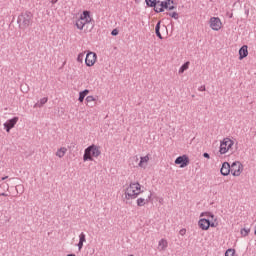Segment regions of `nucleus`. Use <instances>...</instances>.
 Masks as SVG:
<instances>
[{
	"instance_id": "nucleus-1",
	"label": "nucleus",
	"mask_w": 256,
	"mask_h": 256,
	"mask_svg": "<svg viewBox=\"0 0 256 256\" xmlns=\"http://www.w3.org/2000/svg\"><path fill=\"white\" fill-rule=\"evenodd\" d=\"M17 23L19 29L25 31V29H29L31 25H33V13L31 11H24L20 15H18Z\"/></svg>"
},
{
	"instance_id": "nucleus-2",
	"label": "nucleus",
	"mask_w": 256,
	"mask_h": 256,
	"mask_svg": "<svg viewBox=\"0 0 256 256\" xmlns=\"http://www.w3.org/2000/svg\"><path fill=\"white\" fill-rule=\"evenodd\" d=\"M140 193H143L141 190V184L139 182H131L125 189V199H127V201L131 199H137Z\"/></svg>"
},
{
	"instance_id": "nucleus-3",
	"label": "nucleus",
	"mask_w": 256,
	"mask_h": 256,
	"mask_svg": "<svg viewBox=\"0 0 256 256\" xmlns=\"http://www.w3.org/2000/svg\"><path fill=\"white\" fill-rule=\"evenodd\" d=\"M99 155H101L99 146L92 144L84 150L83 161H94L93 157H99Z\"/></svg>"
},
{
	"instance_id": "nucleus-4",
	"label": "nucleus",
	"mask_w": 256,
	"mask_h": 256,
	"mask_svg": "<svg viewBox=\"0 0 256 256\" xmlns=\"http://www.w3.org/2000/svg\"><path fill=\"white\" fill-rule=\"evenodd\" d=\"M233 145H235V142L231 140V138H224L220 142V147H219L220 155H225V153L231 151Z\"/></svg>"
},
{
	"instance_id": "nucleus-5",
	"label": "nucleus",
	"mask_w": 256,
	"mask_h": 256,
	"mask_svg": "<svg viewBox=\"0 0 256 256\" xmlns=\"http://www.w3.org/2000/svg\"><path fill=\"white\" fill-rule=\"evenodd\" d=\"M241 169H243V164L239 161H235L230 165V173H232L233 177H239Z\"/></svg>"
},
{
	"instance_id": "nucleus-6",
	"label": "nucleus",
	"mask_w": 256,
	"mask_h": 256,
	"mask_svg": "<svg viewBox=\"0 0 256 256\" xmlns=\"http://www.w3.org/2000/svg\"><path fill=\"white\" fill-rule=\"evenodd\" d=\"M97 61V53L88 51L85 58V64L87 67H93Z\"/></svg>"
},
{
	"instance_id": "nucleus-7",
	"label": "nucleus",
	"mask_w": 256,
	"mask_h": 256,
	"mask_svg": "<svg viewBox=\"0 0 256 256\" xmlns=\"http://www.w3.org/2000/svg\"><path fill=\"white\" fill-rule=\"evenodd\" d=\"M189 163H190V160H189V156L187 155L178 156L175 159V165H180L181 169H184V167H187Z\"/></svg>"
},
{
	"instance_id": "nucleus-8",
	"label": "nucleus",
	"mask_w": 256,
	"mask_h": 256,
	"mask_svg": "<svg viewBox=\"0 0 256 256\" xmlns=\"http://www.w3.org/2000/svg\"><path fill=\"white\" fill-rule=\"evenodd\" d=\"M18 121H19V117H13L12 119H8L4 123V129H5L6 133H11V129H13V127H15V125H17Z\"/></svg>"
},
{
	"instance_id": "nucleus-9",
	"label": "nucleus",
	"mask_w": 256,
	"mask_h": 256,
	"mask_svg": "<svg viewBox=\"0 0 256 256\" xmlns=\"http://www.w3.org/2000/svg\"><path fill=\"white\" fill-rule=\"evenodd\" d=\"M221 19L219 17H212L210 19V27L213 31H219L221 29Z\"/></svg>"
},
{
	"instance_id": "nucleus-10",
	"label": "nucleus",
	"mask_w": 256,
	"mask_h": 256,
	"mask_svg": "<svg viewBox=\"0 0 256 256\" xmlns=\"http://www.w3.org/2000/svg\"><path fill=\"white\" fill-rule=\"evenodd\" d=\"M220 173L223 177H227L231 173V164L229 162H223L222 167L220 168Z\"/></svg>"
},
{
	"instance_id": "nucleus-11",
	"label": "nucleus",
	"mask_w": 256,
	"mask_h": 256,
	"mask_svg": "<svg viewBox=\"0 0 256 256\" xmlns=\"http://www.w3.org/2000/svg\"><path fill=\"white\" fill-rule=\"evenodd\" d=\"M79 19H81L86 25L87 23H91V21H93V18H91V12L88 10H84Z\"/></svg>"
},
{
	"instance_id": "nucleus-12",
	"label": "nucleus",
	"mask_w": 256,
	"mask_h": 256,
	"mask_svg": "<svg viewBox=\"0 0 256 256\" xmlns=\"http://www.w3.org/2000/svg\"><path fill=\"white\" fill-rule=\"evenodd\" d=\"M249 47L247 45H243L240 49H239V60L243 61V59H245V57H247V55H249Z\"/></svg>"
},
{
	"instance_id": "nucleus-13",
	"label": "nucleus",
	"mask_w": 256,
	"mask_h": 256,
	"mask_svg": "<svg viewBox=\"0 0 256 256\" xmlns=\"http://www.w3.org/2000/svg\"><path fill=\"white\" fill-rule=\"evenodd\" d=\"M83 243H87V235L81 232L79 235V242L77 244L78 251H81V249H83Z\"/></svg>"
},
{
	"instance_id": "nucleus-14",
	"label": "nucleus",
	"mask_w": 256,
	"mask_h": 256,
	"mask_svg": "<svg viewBox=\"0 0 256 256\" xmlns=\"http://www.w3.org/2000/svg\"><path fill=\"white\" fill-rule=\"evenodd\" d=\"M209 224V219L207 218H201L199 221H198V227L200 229H202V231H207V225Z\"/></svg>"
},
{
	"instance_id": "nucleus-15",
	"label": "nucleus",
	"mask_w": 256,
	"mask_h": 256,
	"mask_svg": "<svg viewBox=\"0 0 256 256\" xmlns=\"http://www.w3.org/2000/svg\"><path fill=\"white\" fill-rule=\"evenodd\" d=\"M47 101H49L48 97L41 98L36 104H34V109H41V107H43Z\"/></svg>"
},
{
	"instance_id": "nucleus-16",
	"label": "nucleus",
	"mask_w": 256,
	"mask_h": 256,
	"mask_svg": "<svg viewBox=\"0 0 256 256\" xmlns=\"http://www.w3.org/2000/svg\"><path fill=\"white\" fill-rule=\"evenodd\" d=\"M155 34L158 39H163V35H161V21H158L155 26Z\"/></svg>"
},
{
	"instance_id": "nucleus-17",
	"label": "nucleus",
	"mask_w": 256,
	"mask_h": 256,
	"mask_svg": "<svg viewBox=\"0 0 256 256\" xmlns=\"http://www.w3.org/2000/svg\"><path fill=\"white\" fill-rule=\"evenodd\" d=\"M86 95H89V90H87V89L79 92V98H78L79 103H83V101H85Z\"/></svg>"
},
{
	"instance_id": "nucleus-18",
	"label": "nucleus",
	"mask_w": 256,
	"mask_h": 256,
	"mask_svg": "<svg viewBox=\"0 0 256 256\" xmlns=\"http://www.w3.org/2000/svg\"><path fill=\"white\" fill-rule=\"evenodd\" d=\"M189 65H190V62H189V61L185 62V63L179 68V70H178L179 75L185 73V71H187V69H189Z\"/></svg>"
},
{
	"instance_id": "nucleus-19",
	"label": "nucleus",
	"mask_w": 256,
	"mask_h": 256,
	"mask_svg": "<svg viewBox=\"0 0 256 256\" xmlns=\"http://www.w3.org/2000/svg\"><path fill=\"white\" fill-rule=\"evenodd\" d=\"M77 29H79L80 31H83V27H85V25H87L82 19L78 18V20H76L75 23Z\"/></svg>"
},
{
	"instance_id": "nucleus-20",
	"label": "nucleus",
	"mask_w": 256,
	"mask_h": 256,
	"mask_svg": "<svg viewBox=\"0 0 256 256\" xmlns=\"http://www.w3.org/2000/svg\"><path fill=\"white\" fill-rule=\"evenodd\" d=\"M65 153H67V148L62 147V148L57 150L56 156L61 159V158L65 157Z\"/></svg>"
},
{
	"instance_id": "nucleus-21",
	"label": "nucleus",
	"mask_w": 256,
	"mask_h": 256,
	"mask_svg": "<svg viewBox=\"0 0 256 256\" xmlns=\"http://www.w3.org/2000/svg\"><path fill=\"white\" fill-rule=\"evenodd\" d=\"M158 245H159V248L161 249V251H165V249H167V247H168V243L165 239H161L159 241Z\"/></svg>"
},
{
	"instance_id": "nucleus-22",
	"label": "nucleus",
	"mask_w": 256,
	"mask_h": 256,
	"mask_svg": "<svg viewBox=\"0 0 256 256\" xmlns=\"http://www.w3.org/2000/svg\"><path fill=\"white\" fill-rule=\"evenodd\" d=\"M145 3L147 5V7H157V3H159V1L157 0H145Z\"/></svg>"
},
{
	"instance_id": "nucleus-23",
	"label": "nucleus",
	"mask_w": 256,
	"mask_h": 256,
	"mask_svg": "<svg viewBox=\"0 0 256 256\" xmlns=\"http://www.w3.org/2000/svg\"><path fill=\"white\" fill-rule=\"evenodd\" d=\"M143 163H149V155L140 157L138 166L143 167Z\"/></svg>"
},
{
	"instance_id": "nucleus-24",
	"label": "nucleus",
	"mask_w": 256,
	"mask_h": 256,
	"mask_svg": "<svg viewBox=\"0 0 256 256\" xmlns=\"http://www.w3.org/2000/svg\"><path fill=\"white\" fill-rule=\"evenodd\" d=\"M136 203L138 207H145V205H147V201L145 200V198H138L136 200Z\"/></svg>"
},
{
	"instance_id": "nucleus-25",
	"label": "nucleus",
	"mask_w": 256,
	"mask_h": 256,
	"mask_svg": "<svg viewBox=\"0 0 256 256\" xmlns=\"http://www.w3.org/2000/svg\"><path fill=\"white\" fill-rule=\"evenodd\" d=\"M169 5H171V0H164V1L160 2V7L164 8V9H168Z\"/></svg>"
},
{
	"instance_id": "nucleus-26",
	"label": "nucleus",
	"mask_w": 256,
	"mask_h": 256,
	"mask_svg": "<svg viewBox=\"0 0 256 256\" xmlns=\"http://www.w3.org/2000/svg\"><path fill=\"white\" fill-rule=\"evenodd\" d=\"M242 237H247V235H249V233H251V229L249 228H242L240 231Z\"/></svg>"
},
{
	"instance_id": "nucleus-27",
	"label": "nucleus",
	"mask_w": 256,
	"mask_h": 256,
	"mask_svg": "<svg viewBox=\"0 0 256 256\" xmlns=\"http://www.w3.org/2000/svg\"><path fill=\"white\" fill-rule=\"evenodd\" d=\"M166 15H168V17H172V19H179V13L177 12H167Z\"/></svg>"
},
{
	"instance_id": "nucleus-28",
	"label": "nucleus",
	"mask_w": 256,
	"mask_h": 256,
	"mask_svg": "<svg viewBox=\"0 0 256 256\" xmlns=\"http://www.w3.org/2000/svg\"><path fill=\"white\" fill-rule=\"evenodd\" d=\"M225 256H235V249L229 248L225 252Z\"/></svg>"
},
{
	"instance_id": "nucleus-29",
	"label": "nucleus",
	"mask_w": 256,
	"mask_h": 256,
	"mask_svg": "<svg viewBox=\"0 0 256 256\" xmlns=\"http://www.w3.org/2000/svg\"><path fill=\"white\" fill-rule=\"evenodd\" d=\"M203 215H206V217H210L212 220L215 219V214L211 213V212H202L201 213V217H203Z\"/></svg>"
},
{
	"instance_id": "nucleus-30",
	"label": "nucleus",
	"mask_w": 256,
	"mask_h": 256,
	"mask_svg": "<svg viewBox=\"0 0 256 256\" xmlns=\"http://www.w3.org/2000/svg\"><path fill=\"white\" fill-rule=\"evenodd\" d=\"M209 227H217V224H215V222L208 220V225H206V227H204V229H207V231H209Z\"/></svg>"
},
{
	"instance_id": "nucleus-31",
	"label": "nucleus",
	"mask_w": 256,
	"mask_h": 256,
	"mask_svg": "<svg viewBox=\"0 0 256 256\" xmlns=\"http://www.w3.org/2000/svg\"><path fill=\"white\" fill-rule=\"evenodd\" d=\"M83 59H85V54L84 53H79L78 56H77L78 63H82Z\"/></svg>"
},
{
	"instance_id": "nucleus-32",
	"label": "nucleus",
	"mask_w": 256,
	"mask_h": 256,
	"mask_svg": "<svg viewBox=\"0 0 256 256\" xmlns=\"http://www.w3.org/2000/svg\"><path fill=\"white\" fill-rule=\"evenodd\" d=\"M93 101H96L95 97H93V96L86 97V103H93Z\"/></svg>"
},
{
	"instance_id": "nucleus-33",
	"label": "nucleus",
	"mask_w": 256,
	"mask_h": 256,
	"mask_svg": "<svg viewBox=\"0 0 256 256\" xmlns=\"http://www.w3.org/2000/svg\"><path fill=\"white\" fill-rule=\"evenodd\" d=\"M111 35H112V37H117V35H119V30L117 28L113 29L111 31Z\"/></svg>"
},
{
	"instance_id": "nucleus-34",
	"label": "nucleus",
	"mask_w": 256,
	"mask_h": 256,
	"mask_svg": "<svg viewBox=\"0 0 256 256\" xmlns=\"http://www.w3.org/2000/svg\"><path fill=\"white\" fill-rule=\"evenodd\" d=\"M155 13H163V11H165L164 8H162V6H160V8H157V6L154 8Z\"/></svg>"
},
{
	"instance_id": "nucleus-35",
	"label": "nucleus",
	"mask_w": 256,
	"mask_h": 256,
	"mask_svg": "<svg viewBox=\"0 0 256 256\" xmlns=\"http://www.w3.org/2000/svg\"><path fill=\"white\" fill-rule=\"evenodd\" d=\"M152 197H153V194L150 192L147 199H145L146 203H149Z\"/></svg>"
},
{
	"instance_id": "nucleus-36",
	"label": "nucleus",
	"mask_w": 256,
	"mask_h": 256,
	"mask_svg": "<svg viewBox=\"0 0 256 256\" xmlns=\"http://www.w3.org/2000/svg\"><path fill=\"white\" fill-rule=\"evenodd\" d=\"M203 157H204L205 159H211V156H210L209 153H207V152L203 153Z\"/></svg>"
},
{
	"instance_id": "nucleus-37",
	"label": "nucleus",
	"mask_w": 256,
	"mask_h": 256,
	"mask_svg": "<svg viewBox=\"0 0 256 256\" xmlns=\"http://www.w3.org/2000/svg\"><path fill=\"white\" fill-rule=\"evenodd\" d=\"M174 9H177V7L173 6V5H168V11H173Z\"/></svg>"
},
{
	"instance_id": "nucleus-38",
	"label": "nucleus",
	"mask_w": 256,
	"mask_h": 256,
	"mask_svg": "<svg viewBox=\"0 0 256 256\" xmlns=\"http://www.w3.org/2000/svg\"><path fill=\"white\" fill-rule=\"evenodd\" d=\"M198 91H206L205 85L200 86V87L198 88Z\"/></svg>"
},
{
	"instance_id": "nucleus-39",
	"label": "nucleus",
	"mask_w": 256,
	"mask_h": 256,
	"mask_svg": "<svg viewBox=\"0 0 256 256\" xmlns=\"http://www.w3.org/2000/svg\"><path fill=\"white\" fill-rule=\"evenodd\" d=\"M185 233H187V230H186V229H181V230H180V235H185Z\"/></svg>"
},
{
	"instance_id": "nucleus-40",
	"label": "nucleus",
	"mask_w": 256,
	"mask_h": 256,
	"mask_svg": "<svg viewBox=\"0 0 256 256\" xmlns=\"http://www.w3.org/2000/svg\"><path fill=\"white\" fill-rule=\"evenodd\" d=\"M0 197H8V194L5 192L0 193Z\"/></svg>"
},
{
	"instance_id": "nucleus-41",
	"label": "nucleus",
	"mask_w": 256,
	"mask_h": 256,
	"mask_svg": "<svg viewBox=\"0 0 256 256\" xmlns=\"http://www.w3.org/2000/svg\"><path fill=\"white\" fill-rule=\"evenodd\" d=\"M5 179H9V176H4L1 178V181H5Z\"/></svg>"
},
{
	"instance_id": "nucleus-42",
	"label": "nucleus",
	"mask_w": 256,
	"mask_h": 256,
	"mask_svg": "<svg viewBox=\"0 0 256 256\" xmlns=\"http://www.w3.org/2000/svg\"><path fill=\"white\" fill-rule=\"evenodd\" d=\"M57 1H59V0H51L52 5H55V3H57Z\"/></svg>"
},
{
	"instance_id": "nucleus-43",
	"label": "nucleus",
	"mask_w": 256,
	"mask_h": 256,
	"mask_svg": "<svg viewBox=\"0 0 256 256\" xmlns=\"http://www.w3.org/2000/svg\"><path fill=\"white\" fill-rule=\"evenodd\" d=\"M229 19H233V13L229 15Z\"/></svg>"
},
{
	"instance_id": "nucleus-44",
	"label": "nucleus",
	"mask_w": 256,
	"mask_h": 256,
	"mask_svg": "<svg viewBox=\"0 0 256 256\" xmlns=\"http://www.w3.org/2000/svg\"><path fill=\"white\" fill-rule=\"evenodd\" d=\"M170 3L173 5L175 3V0H170Z\"/></svg>"
},
{
	"instance_id": "nucleus-45",
	"label": "nucleus",
	"mask_w": 256,
	"mask_h": 256,
	"mask_svg": "<svg viewBox=\"0 0 256 256\" xmlns=\"http://www.w3.org/2000/svg\"><path fill=\"white\" fill-rule=\"evenodd\" d=\"M163 29H165V31H167V26L163 25Z\"/></svg>"
}]
</instances>
